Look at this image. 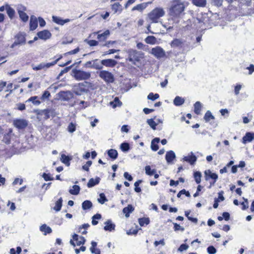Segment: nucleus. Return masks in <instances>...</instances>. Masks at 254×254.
I'll return each instance as SVG.
<instances>
[{
  "label": "nucleus",
  "instance_id": "nucleus-7",
  "mask_svg": "<svg viewBox=\"0 0 254 254\" xmlns=\"http://www.w3.org/2000/svg\"><path fill=\"white\" fill-rule=\"evenodd\" d=\"M150 53L157 59L163 58L165 56V51L159 46L153 48Z\"/></svg>",
  "mask_w": 254,
  "mask_h": 254
},
{
  "label": "nucleus",
  "instance_id": "nucleus-41",
  "mask_svg": "<svg viewBox=\"0 0 254 254\" xmlns=\"http://www.w3.org/2000/svg\"><path fill=\"white\" fill-rule=\"evenodd\" d=\"M204 119L205 122H208L210 120H214V117L212 115L210 111H207L204 116Z\"/></svg>",
  "mask_w": 254,
  "mask_h": 254
},
{
  "label": "nucleus",
  "instance_id": "nucleus-12",
  "mask_svg": "<svg viewBox=\"0 0 254 254\" xmlns=\"http://www.w3.org/2000/svg\"><path fill=\"white\" fill-rule=\"evenodd\" d=\"M204 177L206 181H208L211 179L216 182L218 177L216 173H212L210 170H206L204 172Z\"/></svg>",
  "mask_w": 254,
  "mask_h": 254
},
{
  "label": "nucleus",
  "instance_id": "nucleus-3",
  "mask_svg": "<svg viewBox=\"0 0 254 254\" xmlns=\"http://www.w3.org/2000/svg\"><path fill=\"white\" fill-rule=\"evenodd\" d=\"M128 60L132 64H135L136 62H138L144 58V53L140 51L130 49L127 52Z\"/></svg>",
  "mask_w": 254,
  "mask_h": 254
},
{
  "label": "nucleus",
  "instance_id": "nucleus-40",
  "mask_svg": "<svg viewBox=\"0 0 254 254\" xmlns=\"http://www.w3.org/2000/svg\"><path fill=\"white\" fill-rule=\"evenodd\" d=\"M145 171L146 174L148 176H152L156 172V170L151 169L150 166H145Z\"/></svg>",
  "mask_w": 254,
  "mask_h": 254
},
{
  "label": "nucleus",
  "instance_id": "nucleus-18",
  "mask_svg": "<svg viewBox=\"0 0 254 254\" xmlns=\"http://www.w3.org/2000/svg\"><path fill=\"white\" fill-rule=\"evenodd\" d=\"M254 139V133L251 132H247L243 137V143L246 144L247 142H251Z\"/></svg>",
  "mask_w": 254,
  "mask_h": 254
},
{
  "label": "nucleus",
  "instance_id": "nucleus-43",
  "mask_svg": "<svg viewBox=\"0 0 254 254\" xmlns=\"http://www.w3.org/2000/svg\"><path fill=\"white\" fill-rule=\"evenodd\" d=\"M43 113L46 119L54 116V111L51 109H45L43 111Z\"/></svg>",
  "mask_w": 254,
  "mask_h": 254
},
{
  "label": "nucleus",
  "instance_id": "nucleus-26",
  "mask_svg": "<svg viewBox=\"0 0 254 254\" xmlns=\"http://www.w3.org/2000/svg\"><path fill=\"white\" fill-rule=\"evenodd\" d=\"M144 41L147 44L150 45H154L157 43V39L153 36H148L145 39Z\"/></svg>",
  "mask_w": 254,
  "mask_h": 254
},
{
  "label": "nucleus",
  "instance_id": "nucleus-42",
  "mask_svg": "<svg viewBox=\"0 0 254 254\" xmlns=\"http://www.w3.org/2000/svg\"><path fill=\"white\" fill-rule=\"evenodd\" d=\"M61 160L67 166L70 165L69 161L70 160V159L65 154H62L61 155Z\"/></svg>",
  "mask_w": 254,
  "mask_h": 254
},
{
  "label": "nucleus",
  "instance_id": "nucleus-45",
  "mask_svg": "<svg viewBox=\"0 0 254 254\" xmlns=\"http://www.w3.org/2000/svg\"><path fill=\"white\" fill-rule=\"evenodd\" d=\"M112 9L115 12L122 10V5L119 2H116L112 6Z\"/></svg>",
  "mask_w": 254,
  "mask_h": 254
},
{
  "label": "nucleus",
  "instance_id": "nucleus-52",
  "mask_svg": "<svg viewBox=\"0 0 254 254\" xmlns=\"http://www.w3.org/2000/svg\"><path fill=\"white\" fill-rule=\"evenodd\" d=\"M190 210L186 211H185V215L187 217L188 219L194 223H196L197 222V219L196 218H192L190 217V216H189V214H190Z\"/></svg>",
  "mask_w": 254,
  "mask_h": 254
},
{
  "label": "nucleus",
  "instance_id": "nucleus-60",
  "mask_svg": "<svg viewBox=\"0 0 254 254\" xmlns=\"http://www.w3.org/2000/svg\"><path fill=\"white\" fill-rule=\"evenodd\" d=\"M92 162L91 161H88L86 162V164L82 166V169L86 171L89 170V167L91 165Z\"/></svg>",
  "mask_w": 254,
  "mask_h": 254
},
{
  "label": "nucleus",
  "instance_id": "nucleus-23",
  "mask_svg": "<svg viewBox=\"0 0 254 254\" xmlns=\"http://www.w3.org/2000/svg\"><path fill=\"white\" fill-rule=\"evenodd\" d=\"M134 209V207L131 204H128L127 207L123 209V212L125 214L126 217L128 218L129 216V213L132 212Z\"/></svg>",
  "mask_w": 254,
  "mask_h": 254
},
{
  "label": "nucleus",
  "instance_id": "nucleus-13",
  "mask_svg": "<svg viewBox=\"0 0 254 254\" xmlns=\"http://www.w3.org/2000/svg\"><path fill=\"white\" fill-rule=\"evenodd\" d=\"M51 33L48 30H46L37 33L38 38L44 40L49 39L51 37Z\"/></svg>",
  "mask_w": 254,
  "mask_h": 254
},
{
  "label": "nucleus",
  "instance_id": "nucleus-46",
  "mask_svg": "<svg viewBox=\"0 0 254 254\" xmlns=\"http://www.w3.org/2000/svg\"><path fill=\"white\" fill-rule=\"evenodd\" d=\"M120 148L123 152H127L129 149V145L128 143L124 142L121 144Z\"/></svg>",
  "mask_w": 254,
  "mask_h": 254
},
{
  "label": "nucleus",
  "instance_id": "nucleus-24",
  "mask_svg": "<svg viewBox=\"0 0 254 254\" xmlns=\"http://www.w3.org/2000/svg\"><path fill=\"white\" fill-rule=\"evenodd\" d=\"M183 41L180 39H175L171 43V46L172 48H178L182 47Z\"/></svg>",
  "mask_w": 254,
  "mask_h": 254
},
{
  "label": "nucleus",
  "instance_id": "nucleus-14",
  "mask_svg": "<svg viewBox=\"0 0 254 254\" xmlns=\"http://www.w3.org/2000/svg\"><path fill=\"white\" fill-rule=\"evenodd\" d=\"M52 19L54 22L61 25H64L65 23L71 21L70 19H63L61 17L56 16H53Z\"/></svg>",
  "mask_w": 254,
  "mask_h": 254
},
{
  "label": "nucleus",
  "instance_id": "nucleus-63",
  "mask_svg": "<svg viewBox=\"0 0 254 254\" xmlns=\"http://www.w3.org/2000/svg\"><path fill=\"white\" fill-rule=\"evenodd\" d=\"M38 20L39 22V25L41 27H44L45 26L46 22L43 18L39 17L38 18Z\"/></svg>",
  "mask_w": 254,
  "mask_h": 254
},
{
  "label": "nucleus",
  "instance_id": "nucleus-21",
  "mask_svg": "<svg viewBox=\"0 0 254 254\" xmlns=\"http://www.w3.org/2000/svg\"><path fill=\"white\" fill-rule=\"evenodd\" d=\"M105 224L106 225L104 226V229L105 231H112L115 230V225L112 223L111 220H108L106 221Z\"/></svg>",
  "mask_w": 254,
  "mask_h": 254
},
{
  "label": "nucleus",
  "instance_id": "nucleus-31",
  "mask_svg": "<svg viewBox=\"0 0 254 254\" xmlns=\"http://www.w3.org/2000/svg\"><path fill=\"white\" fill-rule=\"evenodd\" d=\"M100 179L99 178L94 179L93 178L90 179L87 184V187L88 188H91L99 183Z\"/></svg>",
  "mask_w": 254,
  "mask_h": 254
},
{
  "label": "nucleus",
  "instance_id": "nucleus-48",
  "mask_svg": "<svg viewBox=\"0 0 254 254\" xmlns=\"http://www.w3.org/2000/svg\"><path fill=\"white\" fill-rule=\"evenodd\" d=\"M194 178L197 184H199L201 182V174L199 172H195L194 173Z\"/></svg>",
  "mask_w": 254,
  "mask_h": 254
},
{
  "label": "nucleus",
  "instance_id": "nucleus-47",
  "mask_svg": "<svg viewBox=\"0 0 254 254\" xmlns=\"http://www.w3.org/2000/svg\"><path fill=\"white\" fill-rule=\"evenodd\" d=\"M138 222L141 226H143L144 224H148L149 220L148 218H141L138 219Z\"/></svg>",
  "mask_w": 254,
  "mask_h": 254
},
{
  "label": "nucleus",
  "instance_id": "nucleus-51",
  "mask_svg": "<svg viewBox=\"0 0 254 254\" xmlns=\"http://www.w3.org/2000/svg\"><path fill=\"white\" fill-rule=\"evenodd\" d=\"M100 198L98 199V202L101 204L104 203L106 201H107V199L106 198L105 195L104 193L100 194Z\"/></svg>",
  "mask_w": 254,
  "mask_h": 254
},
{
  "label": "nucleus",
  "instance_id": "nucleus-49",
  "mask_svg": "<svg viewBox=\"0 0 254 254\" xmlns=\"http://www.w3.org/2000/svg\"><path fill=\"white\" fill-rule=\"evenodd\" d=\"M18 14L19 15L20 18L21 19L22 21L25 22L28 21L29 17L25 12H22Z\"/></svg>",
  "mask_w": 254,
  "mask_h": 254
},
{
  "label": "nucleus",
  "instance_id": "nucleus-9",
  "mask_svg": "<svg viewBox=\"0 0 254 254\" xmlns=\"http://www.w3.org/2000/svg\"><path fill=\"white\" fill-rule=\"evenodd\" d=\"M60 99L64 101H68L73 98V94L69 91H61L59 93Z\"/></svg>",
  "mask_w": 254,
  "mask_h": 254
},
{
  "label": "nucleus",
  "instance_id": "nucleus-35",
  "mask_svg": "<svg viewBox=\"0 0 254 254\" xmlns=\"http://www.w3.org/2000/svg\"><path fill=\"white\" fill-rule=\"evenodd\" d=\"M110 34V31L108 30H106L103 33L98 35V39L100 40H105L107 36Z\"/></svg>",
  "mask_w": 254,
  "mask_h": 254
},
{
  "label": "nucleus",
  "instance_id": "nucleus-55",
  "mask_svg": "<svg viewBox=\"0 0 254 254\" xmlns=\"http://www.w3.org/2000/svg\"><path fill=\"white\" fill-rule=\"evenodd\" d=\"M207 251L209 254H215L216 253V249L212 246H209L207 249Z\"/></svg>",
  "mask_w": 254,
  "mask_h": 254
},
{
  "label": "nucleus",
  "instance_id": "nucleus-16",
  "mask_svg": "<svg viewBox=\"0 0 254 254\" xmlns=\"http://www.w3.org/2000/svg\"><path fill=\"white\" fill-rule=\"evenodd\" d=\"M101 63L103 65L107 67H114L117 64V61L112 59L103 60L101 61Z\"/></svg>",
  "mask_w": 254,
  "mask_h": 254
},
{
  "label": "nucleus",
  "instance_id": "nucleus-44",
  "mask_svg": "<svg viewBox=\"0 0 254 254\" xmlns=\"http://www.w3.org/2000/svg\"><path fill=\"white\" fill-rule=\"evenodd\" d=\"M16 10L18 12V13L19 14L26 11L27 8L25 6L22 4H18L16 5Z\"/></svg>",
  "mask_w": 254,
  "mask_h": 254
},
{
  "label": "nucleus",
  "instance_id": "nucleus-37",
  "mask_svg": "<svg viewBox=\"0 0 254 254\" xmlns=\"http://www.w3.org/2000/svg\"><path fill=\"white\" fill-rule=\"evenodd\" d=\"M63 199L62 198H60L56 202L55 206L54 207V209L57 211H59L61 210L62 206Z\"/></svg>",
  "mask_w": 254,
  "mask_h": 254
},
{
  "label": "nucleus",
  "instance_id": "nucleus-15",
  "mask_svg": "<svg viewBox=\"0 0 254 254\" xmlns=\"http://www.w3.org/2000/svg\"><path fill=\"white\" fill-rule=\"evenodd\" d=\"M29 25L30 30H34L37 27L38 21L36 17L34 15H32L30 17Z\"/></svg>",
  "mask_w": 254,
  "mask_h": 254
},
{
  "label": "nucleus",
  "instance_id": "nucleus-29",
  "mask_svg": "<svg viewBox=\"0 0 254 254\" xmlns=\"http://www.w3.org/2000/svg\"><path fill=\"white\" fill-rule=\"evenodd\" d=\"M97 60H94L93 61V64L92 65H91V67L94 68L96 69H101L103 68V64L101 62L100 63L97 62Z\"/></svg>",
  "mask_w": 254,
  "mask_h": 254
},
{
  "label": "nucleus",
  "instance_id": "nucleus-17",
  "mask_svg": "<svg viewBox=\"0 0 254 254\" xmlns=\"http://www.w3.org/2000/svg\"><path fill=\"white\" fill-rule=\"evenodd\" d=\"M175 158L176 155L173 151L170 150L167 152L165 158L168 163H171Z\"/></svg>",
  "mask_w": 254,
  "mask_h": 254
},
{
  "label": "nucleus",
  "instance_id": "nucleus-4",
  "mask_svg": "<svg viewBox=\"0 0 254 254\" xmlns=\"http://www.w3.org/2000/svg\"><path fill=\"white\" fill-rule=\"evenodd\" d=\"M72 76L78 81L89 79L91 77V72L80 69H73L72 70Z\"/></svg>",
  "mask_w": 254,
  "mask_h": 254
},
{
  "label": "nucleus",
  "instance_id": "nucleus-64",
  "mask_svg": "<svg viewBox=\"0 0 254 254\" xmlns=\"http://www.w3.org/2000/svg\"><path fill=\"white\" fill-rule=\"evenodd\" d=\"M90 250L92 254H100V251L98 249L94 248H90Z\"/></svg>",
  "mask_w": 254,
  "mask_h": 254
},
{
  "label": "nucleus",
  "instance_id": "nucleus-10",
  "mask_svg": "<svg viewBox=\"0 0 254 254\" xmlns=\"http://www.w3.org/2000/svg\"><path fill=\"white\" fill-rule=\"evenodd\" d=\"M56 64V62L49 63H41L37 66H33L32 68L35 70H39L42 69H47Z\"/></svg>",
  "mask_w": 254,
  "mask_h": 254
},
{
  "label": "nucleus",
  "instance_id": "nucleus-53",
  "mask_svg": "<svg viewBox=\"0 0 254 254\" xmlns=\"http://www.w3.org/2000/svg\"><path fill=\"white\" fill-rule=\"evenodd\" d=\"M141 182H142L141 180H138L134 183V185L135 186L134 190L136 192H139L141 191V189L139 187H138V186Z\"/></svg>",
  "mask_w": 254,
  "mask_h": 254
},
{
  "label": "nucleus",
  "instance_id": "nucleus-28",
  "mask_svg": "<svg viewBox=\"0 0 254 254\" xmlns=\"http://www.w3.org/2000/svg\"><path fill=\"white\" fill-rule=\"evenodd\" d=\"M108 156L113 159H116L118 157V152L116 150L111 149L108 151Z\"/></svg>",
  "mask_w": 254,
  "mask_h": 254
},
{
  "label": "nucleus",
  "instance_id": "nucleus-62",
  "mask_svg": "<svg viewBox=\"0 0 254 254\" xmlns=\"http://www.w3.org/2000/svg\"><path fill=\"white\" fill-rule=\"evenodd\" d=\"M87 43L90 46H95L98 45V42L96 40H91L87 41Z\"/></svg>",
  "mask_w": 254,
  "mask_h": 254
},
{
  "label": "nucleus",
  "instance_id": "nucleus-2",
  "mask_svg": "<svg viewBox=\"0 0 254 254\" xmlns=\"http://www.w3.org/2000/svg\"><path fill=\"white\" fill-rule=\"evenodd\" d=\"M165 11L162 7H156L148 14V17L152 23L158 22L160 17L164 16Z\"/></svg>",
  "mask_w": 254,
  "mask_h": 254
},
{
  "label": "nucleus",
  "instance_id": "nucleus-30",
  "mask_svg": "<svg viewBox=\"0 0 254 254\" xmlns=\"http://www.w3.org/2000/svg\"><path fill=\"white\" fill-rule=\"evenodd\" d=\"M185 102V100L184 98L180 97L177 96L174 100V104L177 106H181L184 104Z\"/></svg>",
  "mask_w": 254,
  "mask_h": 254
},
{
  "label": "nucleus",
  "instance_id": "nucleus-34",
  "mask_svg": "<svg viewBox=\"0 0 254 254\" xmlns=\"http://www.w3.org/2000/svg\"><path fill=\"white\" fill-rule=\"evenodd\" d=\"M38 97L37 96H32L29 98L27 101V102H31L34 105L38 106L41 104V102L37 99Z\"/></svg>",
  "mask_w": 254,
  "mask_h": 254
},
{
  "label": "nucleus",
  "instance_id": "nucleus-25",
  "mask_svg": "<svg viewBox=\"0 0 254 254\" xmlns=\"http://www.w3.org/2000/svg\"><path fill=\"white\" fill-rule=\"evenodd\" d=\"M5 9L9 18L12 19L14 16L15 10L7 4L5 5Z\"/></svg>",
  "mask_w": 254,
  "mask_h": 254
},
{
  "label": "nucleus",
  "instance_id": "nucleus-58",
  "mask_svg": "<svg viewBox=\"0 0 254 254\" xmlns=\"http://www.w3.org/2000/svg\"><path fill=\"white\" fill-rule=\"evenodd\" d=\"M85 242V238L81 236L79 238L78 240L76 241V245L77 246H80L81 245H83L84 244Z\"/></svg>",
  "mask_w": 254,
  "mask_h": 254
},
{
  "label": "nucleus",
  "instance_id": "nucleus-50",
  "mask_svg": "<svg viewBox=\"0 0 254 254\" xmlns=\"http://www.w3.org/2000/svg\"><path fill=\"white\" fill-rule=\"evenodd\" d=\"M159 95L158 94L156 93V94H154L153 93H150L147 96L148 99L151 100L152 101H154V100L159 98Z\"/></svg>",
  "mask_w": 254,
  "mask_h": 254
},
{
  "label": "nucleus",
  "instance_id": "nucleus-33",
  "mask_svg": "<svg viewBox=\"0 0 254 254\" xmlns=\"http://www.w3.org/2000/svg\"><path fill=\"white\" fill-rule=\"evenodd\" d=\"M40 231L45 233V235L50 234L52 232L51 228L46 224H43L40 227Z\"/></svg>",
  "mask_w": 254,
  "mask_h": 254
},
{
  "label": "nucleus",
  "instance_id": "nucleus-5",
  "mask_svg": "<svg viewBox=\"0 0 254 254\" xmlns=\"http://www.w3.org/2000/svg\"><path fill=\"white\" fill-rule=\"evenodd\" d=\"M99 76L107 83H113L114 81V76L110 72L106 70L100 71Z\"/></svg>",
  "mask_w": 254,
  "mask_h": 254
},
{
  "label": "nucleus",
  "instance_id": "nucleus-1",
  "mask_svg": "<svg viewBox=\"0 0 254 254\" xmlns=\"http://www.w3.org/2000/svg\"><path fill=\"white\" fill-rule=\"evenodd\" d=\"M188 2L182 0H173L171 1L169 13L173 18H179L184 13Z\"/></svg>",
  "mask_w": 254,
  "mask_h": 254
},
{
  "label": "nucleus",
  "instance_id": "nucleus-19",
  "mask_svg": "<svg viewBox=\"0 0 254 254\" xmlns=\"http://www.w3.org/2000/svg\"><path fill=\"white\" fill-rule=\"evenodd\" d=\"M185 161L190 163V164H193L196 161V157L194 155L192 152H191V155H188L183 158Z\"/></svg>",
  "mask_w": 254,
  "mask_h": 254
},
{
  "label": "nucleus",
  "instance_id": "nucleus-6",
  "mask_svg": "<svg viewBox=\"0 0 254 254\" xmlns=\"http://www.w3.org/2000/svg\"><path fill=\"white\" fill-rule=\"evenodd\" d=\"M15 40L11 45V48H13L19 45H24L26 42L25 34L24 33H19L15 37Z\"/></svg>",
  "mask_w": 254,
  "mask_h": 254
},
{
  "label": "nucleus",
  "instance_id": "nucleus-56",
  "mask_svg": "<svg viewBox=\"0 0 254 254\" xmlns=\"http://www.w3.org/2000/svg\"><path fill=\"white\" fill-rule=\"evenodd\" d=\"M67 130L69 132L72 133L75 130V126L73 123H71L69 124Z\"/></svg>",
  "mask_w": 254,
  "mask_h": 254
},
{
  "label": "nucleus",
  "instance_id": "nucleus-27",
  "mask_svg": "<svg viewBox=\"0 0 254 254\" xmlns=\"http://www.w3.org/2000/svg\"><path fill=\"white\" fill-rule=\"evenodd\" d=\"M192 3L199 7H204L206 4V0H192Z\"/></svg>",
  "mask_w": 254,
  "mask_h": 254
},
{
  "label": "nucleus",
  "instance_id": "nucleus-59",
  "mask_svg": "<svg viewBox=\"0 0 254 254\" xmlns=\"http://www.w3.org/2000/svg\"><path fill=\"white\" fill-rule=\"evenodd\" d=\"M242 85L240 84H237L236 86H235L234 88V93L236 95H238L239 94Z\"/></svg>",
  "mask_w": 254,
  "mask_h": 254
},
{
  "label": "nucleus",
  "instance_id": "nucleus-38",
  "mask_svg": "<svg viewBox=\"0 0 254 254\" xmlns=\"http://www.w3.org/2000/svg\"><path fill=\"white\" fill-rule=\"evenodd\" d=\"M146 122L152 129L153 130L156 129L157 123H156V122H155L153 119H147Z\"/></svg>",
  "mask_w": 254,
  "mask_h": 254
},
{
  "label": "nucleus",
  "instance_id": "nucleus-57",
  "mask_svg": "<svg viewBox=\"0 0 254 254\" xmlns=\"http://www.w3.org/2000/svg\"><path fill=\"white\" fill-rule=\"evenodd\" d=\"M51 96L50 93L48 91H45L42 95L41 98L43 100L48 99Z\"/></svg>",
  "mask_w": 254,
  "mask_h": 254
},
{
  "label": "nucleus",
  "instance_id": "nucleus-32",
  "mask_svg": "<svg viewBox=\"0 0 254 254\" xmlns=\"http://www.w3.org/2000/svg\"><path fill=\"white\" fill-rule=\"evenodd\" d=\"M92 206V202L89 200H85L82 203V208L83 210H87L91 208Z\"/></svg>",
  "mask_w": 254,
  "mask_h": 254
},
{
  "label": "nucleus",
  "instance_id": "nucleus-8",
  "mask_svg": "<svg viewBox=\"0 0 254 254\" xmlns=\"http://www.w3.org/2000/svg\"><path fill=\"white\" fill-rule=\"evenodd\" d=\"M13 125L18 129H24L28 126V121L25 119H16L13 121Z\"/></svg>",
  "mask_w": 254,
  "mask_h": 254
},
{
  "label": "nucleus",
  "instance_id": "nucleus-61",
  "mask_svg": "<svg viewBox=\"0 0 254 254\" xmlns=\"http://www.w3.org/2000/svg\"><path fill=\"white\" fill-rule=\"evenodd\" d=\"M189 248V246L186 244H182L179 248L178 249V251L180 252H183L184 251L187 250Z\"/></svg>",
  "mask_w": 254,
  "mask_h": 254
},
{
  "label": "nucleus",
  "instance_id": "nucleus-11",
  "mask_svg": "<svg viewBox=\"0 0 254 254\" xmlns=\"http://www.w3.org/2000/svg\"><path fill=\"white\" fill-rule=\"evenodd\" d=\"M74 93L77 95H81L84 93H87L88 89L83 87V83H79L77 86L74 88Z\"/></svg>",
  "mask_w": 254,
  "mask_h": 254
},
{
  "label": "nucleus",
  "instance_id": "nucleus-20",
  "mask_svg": "<svg viewBox=\"0 0 254 254\" xmlns=\"http://www.w3.org/2000/svg\"><path fill=\"white\" fill-rule=\"evenodd\" d=\"M151 3V2H146V3H142L141 4H138L136 5V6H134L132 8V11L138 10L139 11H141L143 10H144L147 6L148 4Z\"/></svg>",
  "mask_w": 254,
  "mask_h": 254
},
{
  "label": "nucleus",
  "instance_id": "nucleus-54",
  "mask_svg": "<svg viewBox=\"0 0 254 254\" xmlns=\"http://www.w3.org/2000/svg\"><path fill=\"white\" fill-rule=\"evenodd\" d=\"M173 224L174 225V230L175 231H181L182 232H183L185 230L184 228L181 226L180 225L176 223H173Z\"/></svg>",
  "mask_w": 254,
  "mask_h": 254
},
{
  "label": "nucleus",
  "instance_id": "nucleus-39",
  "mask_svg": "<svg viewBox=\"0 0 254 254\" xmlns=\"http://www.w3.org/2000/svg\"><path fill=\"white\" fill-rule=\"evenodd\" d=\"M194 111L195 113L197 115H198L200 113L201 109V104L200 102L197 101L194 105Z\"/></svg>",
  "mask_w": 254,
  "mask_h": 254
},
{
  "label": "nucleus",
  "instance_id": "nucleus-22",
  "mask_svg": "<svg viewBox=\"0 0 254 254\" xmlns=\"http://www.w3.org/2000/svg\"><path fill=\"white\" fill-rule=\"evenodd\" d=\"M159 141L160 138L158 137H156L152 140L150 147L153 151H156L159 149L158 143Z\"/></svg>",
  "mask_w": 254,
  "mask_h": 254
},
{
  "label": "nucleus",
  "instance_id": "nucleus-36",
  "mask_svg": "<svg viewBox=\"0 0 254 254\" xmlns=\"http://www.w3.org/2000/svg\"><path fill=\"white\" fill-rule=\"evenodd\" d=\"M80 190V187L77 185H74L72 186V189L69 190L70 194L73 195H77L79 193Z\"/></svg>",
  "mask_w": 254,
  "mask_h": 254
}]
</instances>
